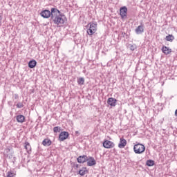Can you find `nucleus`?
<instances>
[{
	"mask_svg": "<svg viewBox=\"0 0 177 177\" xmlns=\"http://www.w3.org/2000/svg\"><path fill=\"white\" fill-rule=\"evenodd\" d=\"M51 20L58 27H63L67 23L66 15L62 14L60 10L55 8H51Z\"/></svg>",
	"mask_w": 177,
	"mask_h": 177,
	"instance_id": "obj_1",
	"label": "nucleus"
},
{
	"mask_svg": "<svg viewBox=\"0 0 177 177\" xmlns=\"http://www.w3.org/2000/svg\"><path fill=\"white\" fill-rule=\"evenodd\" d=\"M88 35H93L97 31V24L89 23L86 26Z\"/></svg>",
	"mask_w": 177,
	"mask_h": 177,
	"instance_id": "obj_2",
	"label": "nucleus"
},
{
	"mask_svg": "<svg viewBox=\"0 0 177 177\" xmlns=\"http://www.w3.org/2000/svg\"><path fill=\"white\" fill-rule=\"evenodd\" d=\"M145 150H146V147L143 144L137 143L133 146V151L136 154H142L145 153Z\"/></svg>",
	"mask_w": 177,
	"mask_h": 177,
	"instance_id": "obj_3",
	"label": "nucleus"
},
{
	"mask_svg": "<svg viewBox=\"0 0 177 177\" xmlns=\"http://www.w3.org/2000/svg\"><path fill=\"white\" fill-rule=\"evenodd\" d=\"M102 146L104 149H113L115 147V144H114L113 141L105 140L103 142Z\"/></svg>",
	"mask_w": 177,
	"mask_h": 177,
	"instance_id": "obj_4",
	"label": "nucleus"
},
{
	"mask_svg": "<svg viewBox=\"0 0 177 177\" xmlns=\"http://www.w3.org/2000/svg\"><path fill=\"white\" fill-rule=\"evenodd\" d=\"M68 136H70V134L67 131H62L59 135V142H64V140H66V139L68 138Z\"/></svg>",
	"mask_w": 177,
	"mask_h": 177,
	"instance_id": "obj_5",
	"label": "nucleus"
},
{
	"mask_svg": "<svg viewBox=\"0 0 177 177\" xmlns=\"http://www.w3.org/2000/svg\"><path fill=\"white\" fill-rule=\"evenodd\" d=\"M40 16L41 17H44V19H49V17H52V11H50L48 10H44L41 12Z\"/></svg>",
	"mask_w": 177,
	"mask_h": 177,
	"instance_id": "obj_6",
	"label": "nucleus"
},
{
	"mask_svg": "<svg viewBox=\"0 0 177 177\" xmlns=\"http://www.w3.org/2000/svg\"><path fill=\"white\" fill-rule=\"evenodd\" d=\"M127 12H128V8H127L126 6L120 8V15L122 19L127 18Z\"/></svg>",
	"mask_w": 177,
	"mask_h": 177,
	"instance_id": "obj_7",
	"label": "nucleus"
},
{
	"mask_svg": "<svg viewBox=\"0 0 177 177\" xmlns=\"http://www.w3.org/2000/svg\"><path fill=\"white\" fill-rule=\"evenodd\" d=\"M107 104H109V106L111 107H115V106H117V99L109 97L107 100Z\"/></svg>",
	"mask_w": 177,
	"mask_h": 177,
	"instance_id": "obj_8",
	"label": "nucleus"
},
{
	"mask_svg": "<svg viewBox=\"0 0 177 177\" xmlns=\"http://www.w3.org/2000/svg\"><path fill=\"white\" fill-rule=\"evenodd\" d=\"M162 52L165 55H171V53H172V49L169 48V47H167L165 46H163L162 47Z\"/></svg>",
	"mask_w": 177,
	"mask_h": 177,
	"instance_id": "obj_9",
	"label": "nucleus"
},
{
	"mask_svg": "<svg viewBox=\"0 0 177 177\" xmlns=\"http://www.w3.org/2000/svg\"><path fill=\"white\" fill-rule=\"evenodd\" d=\"M127 146V140H125L124 138H121L120 139V142L118 144L119 149H124Z\"/></svg>",
	"mask_w": 177,
	"mask_h": 177,
	"instance_id": "obj_10",
	"label": "nucleus"
},
{
	"mask_svg": "<svg viewBox=\"0 0 177 177\" xmlns=\"http://www.w3.org/2000/svg\"><path fill=\"white\" fill-rule=\"evenodd\" d=\"M87 160L88 156L85 155L81 156L77 158V162H79V164H84V162H86Z\"/></svg>",
	"mask_w": 177,
	"mask_h": 177,
	"instance_id": "obj_11",
	"label": "nucleus"
},
{
	"mask_svg": "<svg viewBox=\"0 0 177 177\" xmlns=\"http://www.w3.org/2000/svg\"><path fill=\"white\" fill-rule=\"evenodd\" d=\"M87 165L88 167H92L93 165H96V160L93 157H90L89 158H87Z\"/></svg>",
	"mask_w": 177,
	"mask_h": 177,
	"instance_id": "obj_12",
	"label": "nucleus"
},
{
	"mask_svg": "<svg viewBox=\"0 0 177 177\" xmlns=\"http://www.w3.org/2000/svg\"><path fill=\"white\" fill-rule=\"evenodd\" d=\"M17 122H21L22 124V122L26 121V117H24L23 115H19L17 116Z\"/></svg>",
	"mask_w": 177,
	"mask_h": 177,
	"instance_id": "obj_13",
	"label": "nucleus"
},
{
	"mask_svg": "<svg viewBox=\"0 0 177 177\" xmlns=\"http://www.w3.org/2000/svg\"><path fill=\"white\" fill-rule=\"evenodd\" d=\"M43 146H50L52 141L49 138H46L42 142Z\"/></svg>",
	"mask_w": 177,
	"mask_h": 177,
	"instance_id": "obj_14",
	"label": "nucleus"
},
{
	"mask_svg": "<svg viewBox=\"0 0 177 177\" xmlns=\"http://www.w3.org/2000/svg\"><path fill=\"white\" fill-rule=\"evenodd\" d=\"M37 66V61L35 59L31 60L28 62L29 68H34Z\"/></svg>",
	"mask_w": 177,
	"mask_h": 177,
	"instance_id": "obj_15",
	"label": "nucleus"
},
{
	"mask_svg": "<svg viewBox=\"0 0 177 177\" xmlns=\"http://www.w3.org/2000/svg\"><path fill=\"white\" fill-rule=\"evenodd\" d=\"M25 149L28 154L31 153V145L28 143V142H25Z\"/></svg>",
	"mask_w": 177,
	"mask_h": 177,
	"instance_id": "obj_16",
	"label": "nucleus"
},
{
	"mask_svg": "<svg viewBox=\"0 0 177 177\" xmlns=\"http://www.w3.org/2000/svg\"><path fill=\"white\" fill-rule=\"evenodd\" d=\"M145 31V29L143 28V26H139L136 29V34H142Z\"/></svg>",
	"mask_w": 177,
	"mask_h": 177,
	"instance_id": "obj_17",
	"label": "nucleus"
},
{
	"mask_svg": "<svg viewBox=\"0 0 177 177\" xmlns=\"http://www.w3.org/2000/svg\"><path fill=\"white\" fill-rule=\"evenodd\" d=\"M88 173V170H86V167H82L79 171V175H81V176H84V175H86Z\"/></svg>",
	"mask_w": 177,
	"mask_h": 177,
	"instance_id": "obj_18",
	"label": "nucleus"
},
{
	"mask_svg": "<svg viewBox=\"0 0 177 177\" xmlns=\"http://www.w3.org/2000/svg\"><path fill=\"white\" fill-rule=\"evenodd\" d=\"M166 41H168L169 42H172L175 39V37L172 35H169L166 36L165 37Z\"/></svg>",
	"mask_w": 177,
	"mask_h": 177,
	"instance_id": "obj_19",
	"label": "nucleus"
},
{
	"mask_svg": "<svg viewBox=\"0 0 177 177\" xmlns=\"http://www.w3.org/2000/svg\"><path fill=\"white\" fill-rule=\"evenodd\" d=\"M77 84L79 85H84L85 84V79L84 77H80L77 79Z\"/></svg>",
	"mask_w": 177,
	"mask_h": 177,
	"instance_id": "obj_20",
	"label": "nucleus"
},
{
	"mask_svg": "<svg viewBox=\"0 0 177 177\" xmlns=\"http://www.w3.org/2000/svg\"><path fill=\"white\" fill-rule=\"evenodd\" d=\"M147 167H153L154 165V160H149L146 162Z\"/></svg>",
	"mask_w": 177,
	"mask_h": 177,
	"instance_id": "obj_21",
	"label": "nucleus"
},
{
	"mask_svg": "<svg viewBox=\"0 0 177 177\" xmlns=\"http://www.w3.org/2000/svg\"><path fill=\"white\" fill-rule=\"evenodd\" d=\"M14 176H16V173L13 171H8L7 177H14Z\"/></svg>",
	"mask_w": 177,
	"mask_h": 177,
	"instance_id": "obj_22",
	"label": "nucleus"
},
{
	"mask_svg": "<svg viewBox=\"0 0 177 177\" xmlns=\"http://www.w3.org/2000/svg\"><path fill=\"white\" fill-rule=\"evenodd\" d=\"M60 131H62V129L59 127H55L53 128V132H55V133H57V132H60Z\"/></svg>",
	"mask_w": 177,
	"mask_h": 177,
	"instance_id": "obj_23",
	"label": "nucleus"
},
{
	"mask_svg": "<svg viewBox=\"0 0 177 177\" xmlns=\"http://www.w3.org/2000/svg\"><path fill=\"white\" fill-rule=\"evenodd\" d=\"M17 107L18 109H21V107H23V104H21V103H18V104H17Z\"/></svg>",
	"mask_w": 177,
	"mask_h": 177,
	"instance_id": "obj_24",
	"label": "nucleus"
}]
</instances>
